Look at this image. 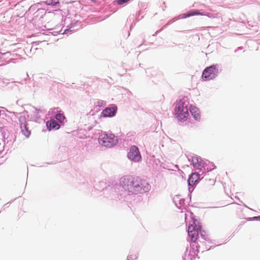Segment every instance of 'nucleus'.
<instances>
[{"instance_id": "obj_1", "label": "nucleus", "mask_w": 260, "mask_h": 260, "mask_svg": "<svg viewBox=\"0 0 260 260\" xmlns=\"http://www.w3.org/2000/svg\"><path fill=\"white\" fill-rule=\"evenodd\" d=\"M139 178L137 176H125L120 178V184L125 190L136 193Z\"/></svg>"}, {"instance_id": "obj_2", "label": "nucleus", "mask_w": 260, "mask_h": 260, "mask_svg": "<svg viewBox=\"0 0 260 260\" xmlns=\"http://www.w3.org/2000/svg\"><path fill=\"white\" fill-rule=\"evenodd\" d=\"M174 114L178 120L181 122L187 119L189 115L187 106L183 100H181L176 104Z\"/></svg>"}, {"instance_id": "obj_3", "label": "nucleus", "mask_w": 260, "mask_h": 260, "mask_svg": "<svg viewBox=\"0 0 260 260\" xmlns=\"http://www.w3.org/2000/svg\"><path fill=\"white\" fill-rule=\"evenodd\" d=\"M99 141L102 145L111 147L117 144V139L113 134L103 133L100 136Z\"/></svg>"}, {"instance_id": "obj_4", "label": "nucleus", "mask_w": 260, "mask_h": 260, "mask_svg": "<svg viewBox=\"0 0 260 260\" xmlns=\"http://www.w3.org/2000/svg\"><path fill=\"white\" fill-rule=\"evenodd\" d=\"M218 72V70L215 65L207 67L203 72L202 78L204 80H211L217 76Z\"/></svg>"}, {"instance_id": "obj_5", "label": "nucleus", "mask_w": 260, "mask_h": 260, "mask_svg": "<svg viewBox=\"0 0 260 260\" xmlns=\"http://www.w3.org/2000/svg\"><path fill=\"white\" fill-rule=\"evenodd\" d=\"M128 158L135 162H139L141 160V155L138 148L136 146H132L127 154Z\"/></svg>"}, {"instance_id": "obj_6", "label": "nucleus", "mask_w": 260, "mask_h": 260, "mask_svg": "<svg viewBox=\"0 0 260 260\" xmlns=\"http://www.w3.org/2000/svg\"><path fill=\"white\" fill-rule=\"evenodd\" d=\"M150 188L151 186L148 182L145 179L139 177L136 193L147 192L150 190Z\"/></svg>"}, {"instance_id": "obj_7", "label": "nucleus", "mask_w": 260, "mask_h": 260, "mask_svg": "<svg viewBox=\"0 0 260 260\" xmlns=\"http://www.w3.org/2000/svg\"><path fill=\"white\" fill-rule=\"evenodd\" d=\"M201 229V226L199 225L197 227L196 225L192 224L190 225L188 228V234L189 237L190 238L191 241L196 242L198 238V233Z\"/></svg>"}, {"instance_id": "obj_8", "label": "nucleus", "mask_w": 260, "mask_h": 260, "mask_svg": "<svg viewBox=\"0 0 260 260\" xmlns=\"http://www.w3.org/2000/svg\"><path fill=\"white\" fill-rule=\"evenodd\" d=\"M192 161L193 167L197 169L201 170L204 166V161L200 157H193Z\"/></svg>"}, {"instance_id": "obj_9", "label": "nucleus", "mask_w": 260, "mask_h": 260, "mask_svg": "<svg viewBox=\"0 0 260 260\" xmlns=\"http://www.w3.org/2000/svg\"><path fill=\"white\" fill-rule=\"evenodd\" d=\"M116 109L117 108L115 106L106 108L102 112L103 115L104 117H110L113 116L116 111Z\"/></svg>"}, {"instance_id": "obj_10", "label": "nucleus", "mask_w": 260, "mask_h": 260, "mask_svg": "<svg viewBox=\"0 0 260 260\" xmlns=\"http://www.w3.org/2000/svg\"><path fill=\"white\" fill-rule=\"evenodd\" d=\"M200 179V175L197 173H193L190 176L188 182V185L190 186L194 185Z\"/></svg>"}, {"instance_id": "obj_11", "label": "nucleus", "mask_w": 260, "mask_h": 260, "mask_svg": "<svg viewBox=\"0 0 260 260\" xmlns=\"http://www.w3.org/2000/svg\"><path fill=\"white\" fill-rule=\"evenodd\" d=\"M190 112L194 119L198 120L200 118V111L198 108L194 106H190Z\"/></svg>"}, {"instance_id": "obj_12", "label": "nucleus", "mask_w": 260, "mask_h": 260, "mask_svg": "<svg viewBox=\"0 0 260 260\" xmlns=\"http://www.w3.org/2000/svg\"><path fill=\"white\" fill-rule=\"evenodd\" d=\"M20 127L23 134L26 137H29L30 134V132L27 127L26 123L25 122L21 123L20 125Z\"/></svg>"}, {"instance_id": "obj_13", "label": "nucleus", "mask_w": 260, "mask_h": 260, "mask_svg": "<svg viewBox=\"0 0 260 260\" xmlns=\"http://www.w3.org/2000/svg\"><path fill=\"white\" fill-rule=\"evenodd\" d=\"M47 125L50 128L58 129L59 128V125L54 120H51L50 122H47Z\"/></svg>"}, {"instance_id": "obj_14", "label": "nucleus", "mask_w": 260, "mask_h": 260, "mask_svg": "<svg viewBox=\"0 0 260 260\" xmlns=\"http://www.w3.org/2000/svg\"><path fill=\"white\" fill-rule=\"evenodd\" d=\"M201 15V14L198 11H193L188 12L187 14H184L183 16V18H186L189 17L190 16H194V15Z\"/></svg>"}, {"instance_id": "obj_15", "label": "nucleus", "mask_w": 260, "mask_h": 260, "mask_svg": "<svg viewBox=\"0 0 260 260\" xmlns=\"http://www.w3.org/2000/svg\"><path fill=\"white\" fill-rule=\"evenodd\" d=\"M56 119L60 122H63L66 118L62 114L58 113L56 115Z\"/></svg>"}, {"instance_id": "obj_16", "label": "nucleus", "mask_w": 260, "mask_h": 260, "mask_svg": "<svg viewBox=\"0 0 260 260\" xmlns=\"http://www.w3.org/2000/svg\"><path fill=\"white\" fill-rule=\"evenodd\" d=\"M131 0H117L116 3L119 5H123L130 1Z\"/></svg>"}, {"instance_id": "obj_17", "label": "nucleus", "mask_w": 260, "mask_h": 260, "mask_svg": "<svg viewBox=\"0 0 260 260\" xmlns=\"http://www.w3.org/2000/svg\"><path fill=\"white\" fill-rule=\"evenodd\" d=\"M58 3H59L58 1H55L54 0H50L49 1L48 5H51L52 6H55Z\"/></svg>"}, {"instance_id": "obj_18", "label": "nucleus", "mask_w": 260, "mask_h": 260, "mask_svg": "<svg viewBox=\"0 0 260 260\" xmlns=\"http://www.w3.org/2000/svg\"><path fill=\"white\" fill-rule=\"evenodd\" d=\"M254 218L255 219H258L260 220V216H258V217H255Z\"/></svg>"}, {"instance_id": "obj_19", "label": "nucleus", "mask_w": 260, "mask_h": 260, "mask_svg": "<svg viewBox=\"0 0 260 260\" xmlns=\"http://www.w3.org/2000/svg\"><path fill=\"white\" fill-rule=\"evenodd\" d=\"M103 103V101H99L98 102V104H102Z\"/></svg>"}, {"instance_id": "obj_20", "label": "nucleus", "mask_w": 260, "mask_h": 260, "mask_svg": "<svg viewBox=\"0 0 260 260\" xmlns=\"http://www.w3.org/2000/svg\"><path fill=\"white\" fill-rule=\"evenodd\" d=\"M92 1H93L94 0H92Z\"/></svg>"}]
</instances>
